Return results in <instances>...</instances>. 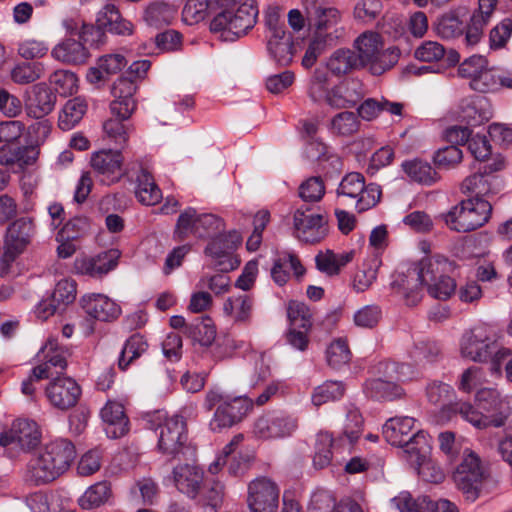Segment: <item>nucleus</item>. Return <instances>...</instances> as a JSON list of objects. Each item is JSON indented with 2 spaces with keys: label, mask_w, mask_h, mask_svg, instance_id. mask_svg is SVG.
<instances>
[{
  "label": "nucleus",
  "mask_w": 512,
  "mask_h": 512,
  "mask_svg": "<svg viewBox=\"0 0 512 512\" xmlns=\"http://www.w3.org/2000/svg\"><path fill=\"white\" fill-rule=\"evenodd\" d=\"M345 391L342 382L326 381L314 389L312 402L315 406H321L329 401L340 399Z\"/></svg>",
  "instance_id": "864d4df0"
},
{
  "label": "nucleus",
  "mask_w": 512,
  "mask_h": 512,
  "mask_svg": "<svg viewBox=\"0 0 512 512\" xmlns=\"http://www.w3.org/2000/svg\"><path fill=\"white\" fill-rule=\"evenodd\" d=\"M123 160L120 151L101 150L92 155L91 166L102 176L101 182L110 185L118 182L124 176Z\"/></svg>",
  "instance_id": "f3484780"
},
{
  "label": "nucleus",
  "mask_w": 512,
  "mask_h": 512,
  "mask_svg": "<svg viewBox=\"0 0 512 512\" xmlns=\"http://www.w3.org/2000/svg\"><path fill=\"white\" fill-rule=\"evenodd\" d=\"M501 186L502 181L498 176L488 175L478 170L462 181L460 189L463 194L474 195L470 199L487 201L485 198L498 194Z\"/></svg>",
  "instance_id": "412c9836"
},
{
  "label": "nucleus",
  "mask_w": 512,
  "mask_h": 512,
  "mask_svg": "<svg viewBox=\"0 0 512 512\" xmlns=\"http://www.w3.org/2000/svg\"><path fill=\"white\" fill-rule=\"evenodd\" d=\"M173 479L178 491L195 499L202 487L204 472L195 465H178L173 469Z\"/></svg>",
  "instance_id": "393cba45"
},
{
  "label": "nucleus",
  "mask_w": 512,
  "mask_h": 512,
  "mask_svg": "<svg viewBox=\"0 0 512 512\" xmlns=\"http://www.w3.org/2000/svg\"><path fill=\"white\" fill-rule=\"evenodd\" d=\"M42 360L47 364L48 368H59L62 373L67 367L66 350L61 347L57 340L49 339L40 351Z\"/></svg>",
  "instance_id": "603ef678"
},
{
  "label": "nucleus",
  "mask_w": 512,
  "mask_h": 512,
  "mask_svg": "<svg viewBox=\"0 0 512 512\" xmlns=\"http://www.w3.org/2000/svg\"><path fill=\"white\" fill-rule=\"evenodd\" d=\"M42 75V67L38 63H22L11 71V79L17 84H29L38 80Z\"/></svg>",
  "instance_id": "338daca9"
},
{
  "label": "nucleus",
  "mask_w": 512,
  "mask_h": 512,
  "mask_svg": "<svg viewBox=\"0 0 512 512\" xmlns=\"http://www.w3.org/2000/svg\"><path fill=\"white\" fill-rule=\"evenodd\" d=\"M365 178L362 174L357 172H352L347 174L337 189L338 197L357 199L359 194H361L362 189H364Z\"/></svg>",
  "instance_id": "bf43d9fd"
},
{
  "label": "nucleus",
  "mask_w": 512,
  "mask_h": 512,
  "mask_svg": "<svg viewBox=\"0 0 512 512\" xmlns=\"http://www.w3.org/2000/svg\"><path fill=\"white\" fill-rule=\"evenodd\" d=\"M52 55L64 63L79 65L85 63L89 54L82 42L66 39L54 47Z\"/></svg>",
  "instance_id": "c9c22d12"
},
{
  "label": "nucleus",
  "mask_w": 512,
  "mask_h": 512,
  "mask_svg": "<svg viewBox=\"0 0 512 512\" xmlns=\"http://www.w3.org/2000/svg\"><path fill=\"white\" fill-rule=\"evenodd\" d=\"M129 118L121 115H112L103 123L105 134L117 144H125L128 140V127L124 123Z\"/></svg>",
  "instance_id": "052dcab7"
},
{
  "label": "nucleus",
  "mask_w": 512,
  "mask_h": 512,
  "mask_svg": "<svg viewBox=\"0 0 512 512\" xmlns=\"http://www.w3.org/2000/svg\"><path fill=\"white\" fill-rule=\"evenodd\" d=\"M512 35V19L505 18L489 32V47L492 50L504 48Z\"/></svg>",
  "instance_id": "69168bd1"
},
{
  "label": "nucleus",
  "mask_w": 512,
  "mask_h": 512,
  "mask_svg": "<svg viewBox=\"0 0 512 512\" xmlns=\"http://www.w3.org/2000/svg\"><path fill=\"white\" fill-rule=\"evenodd\" d=\"M199 213L193 207H188L180 213L173 231V239L178 242L187 240L189 237L197 238L199 226Z\"/></svg>",
  "instance_id": "c03bdc74"
},
{
  "label": "nucleus",
  "mask_w": 512,
  "mask_h": 512,
  "mask_svg": "<svg viewBox=\"0 0 512 512\" xmlns=\"http://www.w3.org/2000/svg\"><path fill=\"white\" fill-rule=\"evenodd\" d=\"M136 182L135 195L140 203L146 206H153L160 202L162 199L161 190L147 170L141 169Z\"/></svg>",
  "instance_id": "4c0bfd02"
},
{
  "label": "nucleus",
  "mask_w": 512,
  "mask_h": 512,
  "mask_svg": "<svg viewBox=\"0 0 512 512\" xmlns=\"http://www.w3.org/2000/svg\"><path fill=\"white\" fill-rule=\"evenodd\" d=\"M326 67L335 76H343L361 69L356 59V52L347 48L334 51L327 60Z\"/></svg>",
  "instance_id": "e433bc0d"
},
{
  "label": "nucleus",
  "mask_w": 512,
  "mask_h": 512,
  "mask_svg": "<svg viewBox=\"0 0 512 512\" xmlns=\"http://www.w3.org/2000/svg\"><path fill=\"white\" fill-rule=\"evenodd\" d=\"M460 353L462 357L474 362L484 363L491 360L495 367H499L511 355V350L498 343L496 334L490 327L480 324L463 333Z\"/></svg>",
  "instance_id": "7ed1b4c3"
},
{
  "label": "nucleus",
  "mask_w": 512,
  "mask_h": 512,
  "mask_svg": "<svg viewBox=\"0 0 512 512\" xmlns=\"http://www.w3.org/2000/svg\"><path fill=\"white\" fill-rule=\"evenodd\" d=\"M216 5V0H187L182 10L183 19L190 25L198 23L214 13Z\"/></svg>",
  "instance_id": "8fccbe9b"
},
{
  "label": "nucleus",
  "mask_w": 512,
  "mask_h": 512,
  "mask_svg": "<svg viewBox=\"0 0 512 512\" xmlns=\"http://www.w3.org/2000/svg\"><path fill=\"white\" fill-rule=\"evenodd\" d=\"M120 255L119 250L110 249L94 257L79 258L75 261V269L80 274L100 278L115 269Z\"/></svg>",
  "instance_id": "4be33fe9"
},
{
  "label": "nucleus",
  "mask_w": 512,
  "mask_h": 512,
  "mask_svg": "<svg viewBox=\"0 0 512 512\" xmlns=\"http://www.w3.org/2000/svg\"><path fill=\"white\" fill-rule=\"evenodd\" d=\"M158 449L165 455L175 458L186 447L187 424L179 415H173L158 426Z\"/></svg>",
  "instance_id": "f8f14e48"
},
{
  "label": "nucleus",
  "mask_w": 512,
  "mask_h": 512,
  "mask_svg": "<svg viewBox=\"0 0 512 512\" xmlns=\"http://www.w3.org/2000/svg\"><path fill=\"white\" fill-rule=\"evenodd\" d=\"M404 364L393 361L380 362L377 365L378 373L383 377L369 379L364 384L365 394L375 400L393 401L404 395V390L396 383L399 380L400 369Z\"/></svg>",
  "instance_id": "1a4fd4ad"
},
{
  "label": "nucleus",
  "mask_w": 512,
  "mask_h": 512,
  "mask_svg": "<svg viewBox=\"0 0 512 512\" xmlns=\"http://www.w3.org/2000/svg\"><path fill=\"white\" fill-rule=\"evenodd\" d=\"M186 336L201 346H210L216 337V328L210 317L197 318L189 323L186 328Z\"/></svg>",
  "instance_id": "37998d69"
},
{
  "label": "nucleus",
  "mask_w": 512,
  "mask_h": 512,
  "mask_svg": "<svg viewBox=\"0 0 512 512\" xmlns=\"http://www.w3.org/2000/svg\"><path fill=\"white\" fill-rule=\"evenodd\" d=\"M400 49L392 46L386 50L380 49L376 55V59L373 60L371 67L369 68L371 73L374 75H381L385 71L394 67L400 58Z\"/></svg>",
  "instance_id": "13d9d810"
},
{
  "label": "nucleus",
  "mask_w": 512,
  "mask_h": 512,
  "mask_svg": "<svg viewBox=\"0 0 512 512\" xmlns=\"http://www.w3.org/2000/svg\"><path fill=\"white\" fill-rule=\"evenodd\" d=\"M453 394V388L445 383L434 382L427 387L428 400L435 404L440 405V418L443 420H449L455 414L459 412H444L446 407H454L457 403H451V396Z\"/></svg>",
  "instance_id": "79ce46f5"
},
{
  "label": "nucleus",
  "mask_w": 512,
  "mask_h": 512,
  "mask_svg": "<svg viewBox=\"0 0 512 512\" xmlns=\"http://www.w3.org/2000/svg\"><path fill=\"white\" fill-rule=\"evenodd\" d=\"M415 419L408 416L389 418L382 428L385 440L393 446L401 447L413 434Z\"/></svg>",
  "instance_id": "2f4dec72"
},
{
  "label": "nucleus",
  "mask_w": 512,
  "mask_h": 512,
  "mask_svg": "<svg viewBox=\"0 0 512 512\" xmlns=\"http://www.w3.org/2000/svg\"><path fill=\"white\" fill-rule=\"evenodd\" d=\"M290 327L286 333V341L294 348L305 351L309 344L308 332L312 327L310 308L298 301H290L287 309Z\"/></svg>",
  "instance_id": "9d476101"
},
{
  "label": "nucleus",
  "mask_w": 512,
  "mask_h": 512,
  "mask_svg": "<svg viewBox=\"0 0 512 512\" xmlns=\"http://www.w3.org/2000/svg\"><path fill=\"white\" fill-rule=\"evenodd\" d=\"M333 445V438L328 432H320L317 434L315 444V455L313 464L316 468L322 469L327 467L332 460L331 447Z\"/></svg>",
  "instance_id": "6e6d98bb"
},
{
  "label": "nucleus",
  "mask_w": 512,
  "mask_h": 512,
  "mask_svg": "<svg viewBox=\"0 0 512 512\" xmlns=\"http://www.w3.org/2000/svg\"><path fill=\"white\" fill-rule=\"evenodd\" d=\"M421 276L417 270L416 264L407 268L406 272H397L393 275L390 284L391 288L397 293H403L406 304L414 306L422 298Z\"/></svg>",
  "instance_id": "5701e85b"
},
{
  "label": "nucleus",
  "mask_w": 512,
  "mask_h": 512,
  "mask_svg": "<svg viewBox=\"0 0 512 512\" xmlns=\"http://www.w3.org/2000/svg\"><path fill=\"white\" fill-rule=\"evenodd\" d=\"M491 213L492 204L489 201L466 199L442 214L441 218L451 230L467 233L487 223Z\"/></svg>",
  "instance_id": "423d86ee"
},
{
  "label": "nucleus",
  "mask_w": 512,
  "mask_h": 512,
  "mask_svg": "<svg viewBox=\"0 0 512 512\" xmlns=\"http://www.w3.org/2000/svg\"><path fill=\"white\" fill-rule=\"evenodd\" d=\"M81 302L85 312L90 317L99 321H114L121 313L120 307L110 298L102 294L85 296L82 298Z\"/></svg>",
  "instance_id": "bb28decb"
},
{
  "label": "nucleus",
  "mask_w": 512,
  "mask_h": 512,
  "mask_svg": "<svg viewBox=\"0 0 512 512\" xmlns=\"http://www.w3.org/2000/svg\"><path fill=\"white\" fill-rule=\"evenodd\" d=\"M489 470L473 451L465 450L460 464L453 472V481L467 500L475 501L480 494Z\"/></svg>",
  "instance_id": "0eeeda50"
},
{
  "label": "nucleus",
  "mask_w": 512,
  "mask_h": 512,
  "mask_svg": "<svg viewBox=\"0 0 512 512\" xmlns=\"http://www.w3.org/2000/svg\"><path fill=\"white\" fill-rule=\"evenodd\" d=\"M96 23L104 27L106 32L119 36H130L133 33V24L125 19L113 4L105 5L97 14Z\"/></svg>",
  "instance_id": "7c9ffc66"
},
{
  "label": "nucleus",
  "mask_w": 512,
  "mask_h": 512,
  "mask_svg": "<svg viewBox=\"0 0 512 512\" xmlns=\"http://www.w3.org/2000/svg\"><path fill=\"white\" fill-rule=\"evenodd\" d=\"M354 47L360 67L369 66L370 68L377 53L382 49L381 37L374 32H365L354 41Z\"/></svg>",
  "instance_id": "473e14b6"
},
{
  "label": "nucleus",
  "mask_w": 512,
  "mask_h": 512,
  "mask_svg": "<svg viewBox=\"0 0 512 512\" xmlns=\"http://www.w3.org/2000/svg\"><path fill=\"white\" fill-rule=\"evenodd\" d=\"M280 489L267 477H259L248 486V506L251 512H276Z\"/></svg>",
  "instance_id": "ddd939ff"
},
{
  "label": "nucleus",
  "mask_w": 512,
  "mask_h": 512,
  "mask_svg": "<svg viewBox=\"0 0 512 512\" xmlns=\"http://www.w3.org/2000/svg\"><path fill=\"white\" fill-rule=\"evenodd\" d=\"M296 237L305 243L320 242L327 234L326 221L320 214H306L297 209L294 213Z\"/></svg>",
  "instance_id": "6ab92c4d"
},
{
  "label": "nucleus",
  "mask_w": 512,
  "mask_h": 512,
  "mask_svg": "<svg viewBox=\"0 0 512 512\" xmlns=\"http://www.w3.org/2000/svg\"><path fill=\"white\" fill-rule=\"evenodd\" d=\"M253 299L248 295L229 297L223 305V311L237 324H247L253 311Z\"/></svg>",
  "instance_id": "ea45409f"
},
{
  "label": "nucleus",
  "mask_w": 512,
  "mask_h": 512,
  "mask_svg": "<svg viewBox=\"0 0 512 512\" xmlns=\"http://www.w3.org/2000/svg\"><path fill=\"white\" fill-rule=\"evenodd\" d=\"M174 9L165 2L156 1L150 3L144 11L145 22L152 27H162L170 24L174 17Z\"/></svg>",
  "instance_id": "3c124183"
},
{
  "label": "nucleus",
  "mask_w": 512,
  "mask_h": 512,
  "mask_svg": "<svg viewBox=\"0 0 512 512\" xmlns=\"http://www.w3.org/2000/svg\"><path fill=\"white\" fill-rule=\"evenodd\" d=\"M401 167L411 181L422 185L431 186L440 179V175L431 164L419 158L404 161Z\"/></svg>",
  "instance_id": "72a5a7b5"
},
{
  "label": "nucleus",
  "mask_w": 512,
  "mask_h": 512,
  "mask_svg": "<svg viewBox=\"0 0 512 512\" xmlns=\"http://www.w3.org/2000/svg\"><path fill=\"white\" fill-rule=\"evenodd\" d=\"M460 10H450L443 15L439 16L433 24L435 33L442 39L453 40L463 36L466 37L470 20L465 22L463 20Z\"/></svg>",
  "instance_id": "a878e982"
},
{
  "label": "nucleus",
  "mask_w": 512,
  "mask_h": 512,
  "mask_svg": "<svg viewBox=\"0 0 512 512\" xmlns=\"http://www.w3.org/2000/svg\"><path fill=\"white\" fill-rule=\"evenodd\" d=\"M478 409L466 402H457L454 407H446L444 412H459L461 417L477 429L502 427L508 415L503 412V403L499 393L494 389L485 388L477 392Z\"/></svg>",
  "instance_id": "f03ea898"
},
{
  "label": "nucleus",
  "mask_w": 512,
  "mask_h": 512,
  "mask_svg": "<svg viewBox=\"0 0 512 512\" xmlns=\"http://www.w3.org/2000/svg\"><path fill=\"white\" fill-rule=\"evenodd\" d=\"M136 90L137 86L132 77H119L111 89L112 95L115 97L110 104L111 114L130 118L136 109V102L133 98Z\"/></svg>",
  "instance_id": "aec40b11"
},
{
  "label": "nucleus",
  "mask_w": 512,
  "mask_h": 512,
  "mask_svg": "<svg viewBox=\"0 0 512 512\" xmlns=\"http://www.w3.org/2000/svg\"><path fill=\"white\" fill-rule=\"evenodd\" d=\"M82 394L81 387L71 377L57 376L50 380L45 388L49 403L56 409L67 411L73 408Z\"/></svg>",
  "instance_id": "4468645a"
},
{
  "label": "nucleus",
  "mask_w": 512,
  "mask_h": 512,
  "mask_svg": "<svg viewBox=\"0 0 512 512\" xmlns=\"http://www.w3.org/2000/svg\"><path fill=\"white\" fill-rule=\"evenodd\" d=\"M57 94L46 84L37 83L25 92L24 103L28 116L42 119L50 114L55 107Z\"/></svg>",
  "instance_id": "dca6fc26"
},
{
  "label": "nucleus",
  "mask_w": 512,
  "mask_h": 512,
  "mask_svg": "<svg viewBox=\"0 0 512 512\" xmlns=\"http://www.w3.org/2000/svg\"><path fill=\"white\" fill-rule=\"evenodd\" d=\"M351 352L343 339H337L327 349V362L334 369H339L349 363Z\"/></svg>",
  "instance_id": "0e129e2a"
},
{
  "label": "nucleus",
  "mask_w": 512,
  "mask_h": 512,
  "mask_svg": "<svg viewBox=\"0 0 512 512\" xmlns=\"http://www.w3.org/2000/svg\"><path fill=\"white\" fill-rule=\"evenodd\" d=\"M242 242L240 233L236 230L228 233H218L206 246L204 253L216 260L215 266L219 271L228 272L238 267L239 261L231 256V251Z\"/></svg>",
  "instance_id": "9b49d317"
},
{
  "label": "nucleus",
  "mask_w": 512,
  "mask_h": 512,
  "mask_svg": "<svg viewBox=\"0 0 512 512\" xmlns=\"http://www.w3.org/2000/svg\"><path fill=\"white\" fill-rule=\"evenodd\" d=\"M299 197L305 202H318L325 194V184L321 177L312 176L299 186Z\"/></svg>",
  "instance_id": "e2e57ef3"
},
{
  "label": "nucleus",
  "mask_w": 512,
  "mask_h": 512,
  "mask_svg": "<svg viewBox=\"0 0 512 512\" xmlns=\"http://www.w3.org/2000/svg\"><path fill=\"white\" fill-rule=\"evenodd\" d=\"M478 4V9L470 16L469 31L464 38L466 47H475L482 41L484 29L491 20L497 0H478Z\"/></svg>",
  "instance_id": "b1692460"
},
{
  "label": "nucleus",
  "mask_w": 512,
  "mask_h": 512,
  "mask_svg": "<svg viewBox=\"0 0 512 512\" xmlns=\"http://www.w3.org/2000/svg\"><path fill=\"white\" fill-rule=\"evenodd\" d=\"M40 443V432L33 421L17 419L8 431L0 434V446L30 451Z\"/></svg>",
  "instance_id": "2eb2a0df"
},
{
  "label": "nucleus",
  "mask_w": 512,
  "mask_h": 512,
  "mask_svg": "<svg viewBox=\"0 0 512 512\" xmlns=\"http://www.w3.org/2000/svg\"><path fill=\"white\" fill-rule=\"evenodd\" d=\"M198 222L199 226L196 231L199 239H212L225 228L223 219L212 213H199Z\"/></svg>",
  "instance_id": "4d7b16f0"
},
{
  "label": "nucleus",
  "mask_w": 512,
  "mask_h": 512,
  "mask_svg": "<svg viewBox=\"0 0 512 512\" xmlns=\"http://www.w3.org/2000/svg\"><path fill=\"white\" fill-rule=\"evenodd\" d=\"M415 365H426L438 361L442 356L440 345L432 339H418L408 351Z\"/></svg>",
  "instance_id": "f704fd0d"
},
{
  "label": "nucleus",
  "mask_w": 512,
  "mask_h": 512,
  "mask_svg": "<svg viewBox=\"0 0 512 512\" xmlns=\"http://www.w3.org/2000/svg\"><path fill=\"white\" fill-rule=\"evenodd\" d=\"M359 125L360 122L357 114L350 111H343L332 118L330 128L335 134L349 136L358 131Z\"/></svg>",
  "instance_id": "5fc2aeb1"
},
{
  "label": "nucleus",
  "mask_w": 512,
  "mask_h": 512,
  "mask_svg": "<svg viewBox=\"0 0 512 512\" xmlns=\"http://www.w3.org/2000/svg\"><path fill=\"white\" fill-rule=\"evenodd\" d=\"M148 349L146 339L139 333L131 335L124 343L118 358V368L126 371L131 364L140 358Z\"/></svg>",
  "instance_id": "58836bf2"
},
{
  "label": "nucleus",
  "mask_w": 512,
  "mask_h": 512,
  "mask_svg": "<svg viewBox=\"0 0 512 512\" xmlns=\"http://www.w3.org/2000/svg\"><path fill=\"white\" fill-rule=\"evenodd\" d=\"M87 102L82 97H75L66 102L62 114L59 116V127L68 131L80 122L87 111Z\"/></svg>",
  "instance_id": "49530a36"
},
{
  "label": "nucleus",
  "mask_w": 512,
  "mask_h": 512,
  "mask_svg": "<svg viewBox=\"0 0 512 512\" xmlns=\"http://www.w3.org/2000/svg\"><path fill=\"white\" fill-rule=\"evenodd\" d=\"M267 49L277 64L287 66L292 62L294 46L290 35L284 34V37L270 36Z\"/></svg>",
  "instance_id": "a18cd8bd"
},
{
  "label": "nucleus",
  "mask_w": 512,
  "mask_h": 512,
  "mask_svg": "<svg viewBox=\"0 0 512 512\" xmlns=\"http://www.w3.org/2000/svg\"><path fill=\"white\" fill-rule=\"evenodd\" d=\"M313 23L311 24L315 27L317 35L322 36V32L332 25L336 24L339 19V11L333 7H322V6H314Z\"/></svg>",
  "instance_id": "680f3d73"
},
{
  "label": "nucleus",
  "mask_w": 512,
  "mask_h": 512,
  "mask_svg": "<svg viewBox=\"0 0 512 512\" xmlns=\"http://www.w3.org/2000/svg\"><path fill=\"white\" fill-rule=\"evenodd\" d=\"M492 116L490 105L486 97L474 96L461 101L459 117L470 126H479L487 122Z\"/></svg>",
  "instance_id": "c85d7f7f"
},
{
  "label": "nucleus",
  "mask_w": 512,
  "mask_h": 512,
  "mask_svg": "<svg viewBox=\"0 0 512 512\" xmlns=\"http://www.w3.org/2000/svg\"><path fill=\"white\" fill-rule=\"evenodd\" d=\"M224 486L219 481H211L203 486L202 505L205 512H217V507L222 503Z\"/></svg>",
  "instance_id": "774afa93"
},
{
  "label": "nucleus",
  "mask_w": 512,
  "mask_h": 512,
  "mask_svg": "<svg viewBox=\"0 0 512 512\" xmlns=\"http://www.w3.org/2000/svg\"><path fill=\"white\" fill-rule=\"evenodd\" d=\"M206 411H214L210 421L212 431L219 432L240 423L253 408V402L246 396L224 394L218 390H210L204 400Z\"/></svg>",
  "instance_id": "20e7f679"
},
{
  "label": "nucleus",
  "mask_w": 512,
  "mask_h": 512,
  "mask_svg": "<svg viewBox=\"0 0 512 512\" xmlns=\"http://www.w3.org/2000/svg\"><path fill=\"white\" fill-rule=\"evenodd\" d=\"M415 264L421 276V285L426 286L427 290L435 284V281L452 270V263L442 255L425 257Z\"/></svg>",
  "instance_id": "c756f323"
},
{
  "label": "nucleus",
  "mask_w": 512,
  "mask_h": 512,
  "mask_svg": "<svg viewBox=\"0 0 512 512\" xmlns=\"http://www.w3.org/2000/svg\"><path fill=\"white\" fill-rule=\"evenodd\" d=\"M296 420L284 414H267L258 418L254 433L261 439H276L291 435L296 429Z\"/></svg>",
  "instance_id": "a211bd4d"
},
{
  "label": "nucleus",
  "mask_w": 512,
  "mask_h": 512,
  "mask_svg": "<svg viewBox=\"0 0 512 512\" xmlns=\"http://www.w3.org/2000/svg\"><path fill=\"white\" fill-rule=\"evenodd\" d=\"M34 233V223L30 218H19L9 226L4 252L0 259L1 277L10 273L12 263L31 243Z\"/></svg>",
  "instance_id": "6e6552de"
},
{
  "label": "nucleus",
  "mask_w": 512,
  "mask_h": 512,
  "mask_svg": "<svg viewBox=\"0 0 512 512\" xmlns=\"http://www.w3.org/2000/svg\"><path fill=\"white\" fill-rule=\"evenodd\" d=\"M401 448L408 454L411 464L419 460H425V457L430 456L431 452L428 434L422 430L416 431Z\"/></svg>",
  "instance_id": "de8ad7c7"
},
{
  "label": "nucleus",
  "mask_w": 512,
  "mask_h": 512,
  "mask_svg": "<svg viewBox=\"0 0 512 512\" xmlns=\"http://www.w3.org/2000/svg\"><path fill=\"white\" fill-rule=\"evenodd\" d=\"M258 13L254 0L245 1L235 12L228 9L217 12L210 22V30L213 33H221L225 40L233 41L254 27Z\"/></svg>",
  "instance_id": "39448f33"
},
{
  "label": "nucleus",
  "mask_w": 512,
  "mask_h": 512,
  "mask_svg": "<svg viewBox=\"0 0 512 512\" xmlns=\"http://www.w3.org/2000/svg\"><path fill=\"white\" fill-rule=\"evenodd\" d=\"M353 251L336 254L332 250L319 252L315 257L316 267L319 271L329 275H338L341 269L353 259Z\"/></svg>",
  "instance_id": "a19ab883"
},
{
  "label": "nucleus",
  "mask_w": 512,
  "mask_h": 512,
  "mask_svg": "<svg viewBox=\"0 0 512 512\" xmlns=\"http://www.w3.org/2000/svg\"><path fill=\"white\" fill-rule=\"evenodd\" d=\"M101 418L106 424L105 431L110 438H120L129 431V419L122 404L108 401L101 410Z\"/></svg>",
  "instance_id": "cd10ccee"
},
{
  "label": "nucleus",
  "mask_w": 512,
  "mask_h": 512,
  "mask_svg": "<svg viewBox=\"0 0 512 512\" xmlns=\"http://www.w3.org/2000/svg\"><path fill=\"white\" fill-rule=\"evenodd\" d=\"M112 495L111 485L107 481L90 486L79 499V505L86 510L105 504Z\"/></svg>",
  "instance_id": "09e8293b"
},
{
  "label": "nucleus",
  "mask_w": 512,
  "mask_h": 512,
  "mask_svg": "<svg viewBox=\"0 0 512 512\" xmlns=\"http://www.w3.org/2000/svg\"><path fill=\"white\" fill-rule=\"evenodd\" d=\"M76 457L73 443L56 439L45 445L41 453L30 460L27 479L35 485L49 483L63 474Z\"/></svg>",
  "instance_id": "f257e3e1"
}]
</instances>
